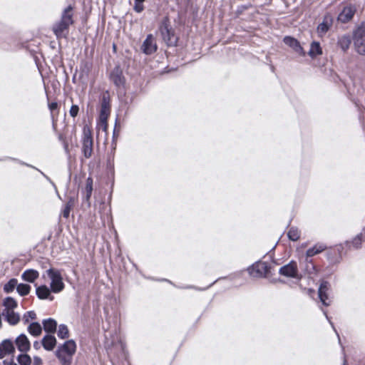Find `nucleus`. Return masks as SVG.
<instances>
[{
  "label": "nucleus",
  "instance_id": "obj_1",
  "mask_svg": "<svg viewBox=\"0 0 365 365\" xmlns=\"http://www.w3.org/2000/svg\"><path fill=\"white\" fill-rule=\"evenodd\" d=\"M76 349V342L72 339L68 340L58 346L55 355L61 365H71Z\"/></svg>",
  "mask_w": 365,
  "mask_h": 365
},
{
  "label": "nucleus",
  "instance_id": "obj_2",
  "mask_svg": "<svg viewBox=\"0 0 365 365\" xmlns=\"http://www.w3.org/2000/svg\"><path fill=\"white\" fill-rule=\"evenodd\" d=\"M46 274L48 276L51 281L50 287L53 292L58 293L64 289L63 277L61 272L58 269L51 268L46 271V273L43 275V277H45Z\"/></svg>",
  "mask_w": 365,
  "mask_h": 365
},
{
  "label": "nucleus",
  "instance_id": "obj_3",
  "mask_svg": "<svg viewBox=\"0 0 365 365\" xmlns=\"http://www.w3.org/2000/svg\"><path fill=\"white\" fill-rule=\"evenodd\" d=\"M355 51L360 55H365V24L358 26L353 33Z\"/></svg>",
  "mask_w": 365,
  "mask_h": 365
},
{
  "label": "nucleus",
  "instance_id": "obj_4",
  "mask_svg": "<svg viewBox=\"0 0 365 365\" xmlns=\"http://www.w3.org/2000/svg\"><path fill=\"white\" fill-rule=\"evenodd\" d=\"M110 115V105L106 101L101 104V108L98 123V129L106 133L108 130V118Z\"/></svg>",
  "mask_w": 365,
  "mask_h": 365
},
{
  "label": "nucleus",
  "instance_id": "obj_5",
  "mask_svg": "<svg viewBox=\"0 0 365 365\" xmlns=\"http://www.w3.org/2000/svg\"><path fill=\"white\" fill-rule=\"evenodd\" d=\"M83 151L86 158H88L92 155L93 138L90 128L88 126L83 128Z\"/></svg>",
  "mask_w": 365,
  "mask_h": 365
},
{
  "label": "nucleus",
  "instance_id": "obj_6",
  "mask_svg": "<svg viewBox=\"0 0 365 365\" xmlns=\"http://www.w3.org/2000/svg\"><path fill=\"white\" fill-rule=\"evenodd\" d=\"M356 6L353 4H348L345 5L339 14L337 19L341 23H346L352 19L355 12Z\"/></svg>",
  "mask_w": 365,
  "mask_h": 365
},
{
  "label": "nucleus",
  "instance_id": "obj_7",
  "mask_svg": "<svg viewBox=\"0 0 365 365\" xmlns=\"http://www.w3.org/2000/svg\"><path fill=\"white\" fill-rule=\"evenodd\" d=\"M279 273L287 277L299 279L297 263L293 261L281 267Z\"/></svg>",
  "mask_w": 365,
  "mask_h": 365
},
{
  "label": "nucleus",
  "instance_id": "obj_8",
  "mask_svg": "<svg viewBox=\"0 0 365 365\" xmlns=\"http://www.w3.org/2000/svg\"><path fill=\"white\" fill-rule=\"evenodd\" d=\"M142 50L145 54H151L157 50V45L152 34H149L144 41Z\"/></svg>",
  "mask_w": 365,
  "mask_h": 365
},
{
  "label": "nucleus",
  "instance_id": "obj_9",
  "mask_svg": "<svg viewBox=\"0 0 365 365\" xmlns=\"http://www.w3.org/2000/svg\"><path fill=\"white\" fill-rule=\"evenodd\" d=\"M267 271V265L264 262H257L248 269L249 274L253 277L263 276Z\"/></svg>",
  "mask_w": 365,
  "mask_h": 365
},
{
  "label": "nucleus",
  "instance_id": "obj_10",
  "mask_svg": "<svg viewBox=\"0 0 365 365\" xmlns=\"http://www.w3.org/2000/svg\"><path fill=\"white\" fill-rule=\"evenodd\" d=\"M329 290V285L327 282H324L321 284L319 288V297L322 303L325 306L330 304V299L329 297L328 292Z\"/></svg>",
  "mask_w": 365,
  "mask_h": 365
},
{
  "label": "nucleus",
  "instance_id": "obj_11",
  "mask_svg": "<svg viewBox=\"0 0 365 365\" xmlns=\"http://www.w3.org/2000/svg\"><path fill=\"white\" fill-rule=\"evenodd\" d=\"M332 25V17L330 15H326L323 21L319 24L317 29V34L319 36H323L330 29Z\"/></svg>",
  "mask_w": 365,
  "mask_h": 365
},
{
  "label": "nucleus",
  "instance_id": "obj_12",
  "mask_svg": "<svg viewBox=\"0 0 365 365\" xmlns=\"http://www.w3.org/2000/svg\"><path fill=\"white\" fill-rule=\"evenodd\" d=\"M15 342L19 351L21 352H26L30 349V341L25 334L19 335Z\"/></svg>",
  "mask_w": 365,
  "mask_h": 365
},
{
  "label": "nucleus",
  "instance_id": "obj_13",
  "mask_svg": "<svg viewBox=\"0 0 365 365\" xmlns=\"http://www.w3.org/2000/svg\"><path fill=\"white\" fill-rule=\"evenodd\" d=\"M14 351V346L10 340H4L0 344V359Z\"/></svg>",
  "mask_w": 365,
  "mask_h": 365
},
{
  "label": "nucleus",
  "instance_id": "obj_14",
  "mask_svg": "<svg viewBox=\"0 0 365 365\" xmlns=\"http://www.w3.org/2000/svg\"><path fill=\"white\" fill-rule=\"evenodd\" d=\"M41 344L47 351H52L56 345V339L53 335H46L43 337Z\"/></svg>",
  "mask_w": 365,
  "mask_h": 365
},
{
  "label": "nucleus",
  "instance_id": "obj_15",
  "mask_svg": "<svg viewBox=\"0 0 365 365\" xmlns=\"http://www.w3.org/2000/svg\"><path fill=\"white\" fill-rule=\"evenodd\" d=\"M284 42L285 44L292 48L297 53L304 54L303 48L301 47L297 39L290 36H286L284 38Z\"/></svg>",
  "mask_w": 365,
  "mask_h": 365
},
{
  "label": "nucleus",
  "instance_id": "obj_16",
  "mask_svg": "<svg viewBox=\"0 0 365 365\" xmlns=\"http://www.w3.org/2000/svg\"><path fill=\"white\" fill-rule=\"evenodd\" d=\"M51 289L46 285L39 286L36 290V294L39 299H46L49 298L51 300H53V297H51Z\"/></svg>",
  "mask_w": 365,
  "mask_h": 365
},
{
  "label": "nucleus",
  "instance_id": "obj_17",
  "mask_svg": "<svg viewBox=\"0 0 365 365\" xmlns=\"http://www.w3.org/2000/svg\"><path fill=\"white\" fill-rule=\"evenodd\" d=\"M3 315L6 317L7 322L11 325L16 324L20 320L19 314L16 313L14 310L3 312Z\"/></svg>",
  "mask_w": 365,
  "mask_h": 365
},
{
  "label": "nucleus",
  "instance_id": "obj_18",
  "mask_svg": "<svg viewBox=\"0 0 365 365\" xmlns=\"http://www.w3.org/2000/svg\"><path fill=\"white\" fill-rule=\"evenodd\" d=\"M38 276L39 274L36 270L31 269L24 271L21 277L24 281L32 283L38 277Z\"/></svg>",
  "mask_w": 365,
  "mask_h": 365
},
{
  "label": "nucleus",
  "instance_id": "obj_19",
  "mask_svg": "<svg viewBox=\"0 0 365 365\" xmlns=\"http://www.w3.org/2000/svg\"><path fill=\"white\" fill-rule=\"evenodd\" d=\"M43 329L45 331L53 333L56 330L57 323L53 319H48L43 322Z\"/></svg>",
  "mask_w": 365,
  "mask_h": 365
},
{
  "label": "nucleus",
  "instance_id": "obj_20",
  "mask_svg": "<svg viewBox=\"0 0 365 365\" xmlns=\"http://www.w3.org/2000/svg\"><path fill=\"white\" fill-rule=\"evenodd\" d=\"M69 26L64 24L63 22L60 21L53 26V32L58 38L65 36L64 31Z\"/></svg>",
  "mask_w": 365,
  "mask_h": 365
},
{
  "label": "nucleus",
  "instance_id": "obj_21",
  "mask_svg": "<svg viewBox=\"0 0 365 365\" xmlns=\"http://www.w3.org/2000/svg\"><path fill=\"white\" fill-rule=\"evenodd\" d=\"M322 53V49L320 46L319 43L314 41L311 44V47L309 51V55L314 58L318 55H321Z\"/></svg>",
  "mask_w": 365,
  "mask_h": 365
},
{
  "label": "nucleus",
  "instance_id": "obj_22",
  "mask_svg": "<svg viewBox=\"0 0 365 365\" xmlns=\"http://www.w3.org/2000/svg\"><path fill=\"white\" fill-rule=\"evenodd\" d=\"M326 249V246L323 244L315 245L313 247L309 249L307 251V257H312L317 254H319Z\"/></svg>",
  "mask_w": 365,
  "mask_h": 365
},
{
  "label": "nucleus",
  "instance_id": "obj_23",
  "mask_svg": "<svg viewBox=\"0 0 365 365\" xmlns=\"http://www.w3.org/2000/svg\"><path fill=\"white\" fill-rule=\"evenodd\" d=\"M28 331L31 335L38 336L41 334L42 328L40 324L34 322L29 326Z\"/></svg>",
  "mask_w": 365,
  "mask_h": 365
},
{
  "label": "nucleus",
  "instance_id": "obj_24",
  "mask_svg": "<svg viewBox=\"0 0 365 365\" xmlns=\"http://www.w3.org/2000/svg\"><path fill=\"white\" fill-rule=\"evenodd\" d=\"M4 306L5 309L3 312H6L7 310H14V309L17 307V302L12 297H6L4 300Z\"/></svg>",
  "mask_w": 365,
  "mask_h": 365
},
{
  "label": "nucleus",
  "instance_id": "obj_25",
  "mask_svg": "<svg viewBox=\"0 0 365 365\" xmlns=\"http://www.w3.org/2000/svg\"><path fill=\"white\" fill-rule=\"evenodd\" d=\"M61 21L63 22L64 24H67L68 26L73 23L71 8L70 6L64 10Z\"/></svg>",
  "mask_w": 365,
  "mask_h": 365
},
{
  "label": "nucleus",
  "instance_id": "obj_26",
  "mask_svg": "<svg viewBox=\"0 0 365 365\" xmlns=\"http://www.w3.org/2000/svg\"><path fill=\"white\" fill-rule=\"evenodd\" d=\"M339 45L344 50L346 51L351 43V38L349 36H342L339 38Z\"/></svg>",
  "mask_w": 365,
  "mask_h": 365
},
{
  "label": "nucleus",
  "instance_id": "obj_27",
  "mask_svg": "<svg viewBox=\"0 0 365 365\" xmlns=\"http://www.w3.org/2000/svg\"><path fill=\"white\" fill-rule=\"evenodd\" d=\"M18 293L21 296L27 295L31 290V286L26 284H19L16 287Z\"/></svg>",
  "mask_w": 365,
  "mask_h": 365
},
{
  "label": "nucleus",
  "instance_id": "obj_28",
  "mask_svg": "<svg viewBox=\"0 0 365 365\" xmlns=\"http://www.w3.org/2000/svg\"><path fill=\"white\" fill-rule=\"evenodd\" d=\"M16 287H17V279H11L4 285V291L10 293L14 291Z\"/></svg>",
  "mask_w": 365,
  "mask_h": 365
},
{
  "label": "nucleus",
  "instance_id": "obj_29",
  "mask_svg": "<svg viewBox=\"0 0 365 365\" xmlns=\"http://www.w3.org/2000/svg\"><path fill=\"white\" fill-rule=\"evenodd\" d=\"M58 336L61 339L68 338L69 336V331L68 327L64 324H61L58 329Z\"/></svg>",
  "mask_w": 365,
  "mask_h": 365
},
{
  "label": "nucleus",
  "instance_id": "obj_30",
  "mask_svg": "<svg viewBox=\"0 0 365 365\" xmlns=\"http://www.w3.org/2000/svg\"><path fill=\"white\" fill-rule=\"evenodd\" d=\"M85 190L86 192V200L88 201L93 191V180L91 178H88L86 180Z\"/></svg>",
  "mask_w": 365,
  "mask_h": 365
},
{
  "label": "nucleus",
  "instance_id": "obj_31",
  "mask_svg": "<svg viewBox=\"0 0 365 365\" xmlns=\"http://www.w3.org/2000/svg\"><path fill=\"white\" fill-rule=\"evenodd\" d=\"M288 237L292 241H297L300 237V232L297 228L292 227L288 232Z\"/></svg>",
  "mask_w": 365,
  "mask_h": 365
},
{
  "label": "nucleus",
  "instance_id": "obj_32",
  "mask_svg": "<svg viewBox=\"0 0 365 365\" xmlns=\"http://www.w3.org/2000/svg\"><path fill=\"white\" fill-rule=\"evenodd\" d=\"M18 362L21 365H31V358L26 354H21L18 356Z\"/></svg>",
  "mask_w": 365,
  "mask_h": 365
},
{
  "label": "nucleus",
  "instance_id": "obj_33",
  "mask_svg": "<svg viewBox=\"0 0 365 365\" xmlns=\"http://www.w3.org/2000/svg\"><path fill=\"white\" fill-rule=\"evenodd\" d=\"M48 108L51 112V118H52L53 123H54L56 120V115L53 113V111L56 110L58 109V103L56 102L50 103H48Z\"/></svg>",
  "mask_w": 365,
  "mask_h": 365
},
{
  "label": "nucleus",
  "instance_id": "obj_34",
  "mask_svg": "<svg viewBox=\"0 0 365 365\" xmlns=\"http://www.w3.org/2000/svg\"><path fill=\"white\" fill-rule=\"evenodd\" d=\"M144 1L145 0H135L134 9L135 11L140 13L143 10L144 7L143 3Z\"/></svg>",
  "mask_w": 365,
  "mask_h": 365
},
{
  "label": "nucleus",
  "instance_id": "obj_35",
  "mask_svg": "<svg viewBox=\"0 0 365 365\" xmlns=\"http://www.w3.org/2000/svg\"><path fill=\"white\" fill-rule=\"evenodd\" d=\"M36 318V313L34 311H30L26 312L23 317V319L26 323H28L30 319H34Z\"/></svg>",
  "mask_w": 365,
  "mask_h": 365
},
{
  "label": "nucleus",
  "instance_id": "obj_36",
  "mask_svg": "<svg viewBox=\"0 0 365 365\" xmlns=\"http://www.w3.org/2000/svg\"><path fill=\"white\" fill-rule=\"evenodd\" d=\"M78 110H79L78 106L76 105H73L71 106V108L70 109V111H69L70 115L72 117H76L78 115Z\"/></svg>",
  "mask_w": 365,
  "mask_h": 365
},
{
  "label": "nucleus",
  "instance_id": "obj_37",
  "mask_svg": "<svg viewBox=\"0 0 365 365\" xmlns=\"http://www.w3.org/2000/svg\"><path fill=\"white\" fill-rule=\"evenodd\" d=\"M70 211H71V207L68 205H67L63 211V217L66 218L68 217Z\"/></svg>",
  "mask_w": 365,
  "mask_h": 365
},
{
  "label": "nucleus",
  "instance_id": "obj_38",
  "mask_svg": "<svg viewBox=\"0 0 365 365\" xmlns=\"http://www.w3.org/2000/svg\"><path fill=\"white\" fill-rule=\"evenodd\" d=\"M33 362L34 365H41L42 359L39 356H35L33 358Z\"/></svg>",
  "mask_w": 365,
  "mask_h": 365
},
{
  "label": "nucleus",
  "instance_id": "obj_39",
  "mask_svg": "<svg viewBox=\"0 0 365 365\" xmlns=\"http://www.w3.org/2000/svg\"><path fill=\"white\" fill-rule=\"evenodd\" d=\"M34 347L36 349H38L40 348V344L38 341H35L34 343Z\"/></svg>",
  "mask_w": 365,
  "mask_h": 365
},
{
  "label": "nucleus",
  "instance_id": "obj_40",
  "mask_svg": "<svg viewBox=\"0 0 365 365\" xmlns=\"http://www.w3.org/2000/svg\"><path fill=\"white\" fill-rule=\"evenodd\" d=\"M359 240H360L359 239H354V242H355L356 244H358V242H358V241H359Z\"/></svg>",
  "mask_w": 365,
  "mask_h": 365
}]
</instances>
